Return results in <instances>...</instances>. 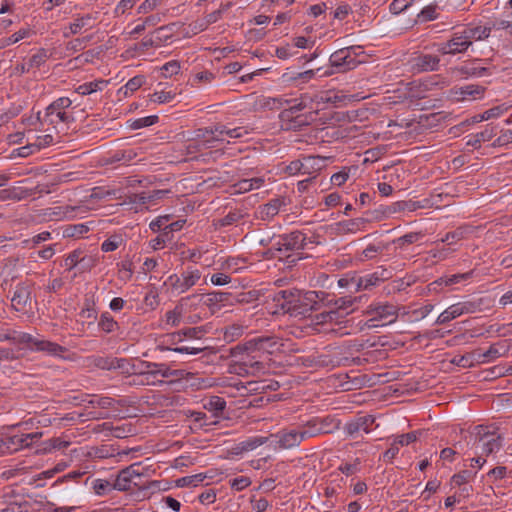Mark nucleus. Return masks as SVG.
I'll list each match as a JSON object with an SVG mask.
<instances>
[{
  "label": "nucleus",
  "instance_id": "obj_58",
  "mask_svg": "<svg viewBox=\"0 0 512 512\" xmlns=\"http://www.w3.org/2000/svg\"><path fill=\"white\" fill-rule=\"evenodd\" d=\"M162 0H145L137 9L139 14H146L156 9Z\"/></svg>",
  "mask_w": 512,
  "mask_h": 512
},
{
  "label": "nucleus",
  "instance_id": "obj_23",
  "mask_svg": "<svg viewBox=\"0 0 512 512\" xmlns=\"http://www.w3.org/2000/svg\"><path fill=\"white\" fill-rule=\"evenodd\" d=\"M351 281L354 284L355 291L366 290L380 283L375 273L365 276H354L351 277Z\"/></svg>",
  "mask_w": 512,
  "mask_h": 512
},
{
  "label": "nucleus",
  "instance_id": "obj_14",
  "mask_svg": "<svg viewBox=\"0 0 512 512\" xmlns=\"http://www.w3.org/2000/svg\"><path fill=\"white\" fill-rule=\"evenodd\" d=\"M321 162H323V158L321 157H306L303 161L296 160L291 162L287 167L286 171L290 175H295L297 173L309 174L310 169H320Z\"/></svg>",
  "mask_w": 512,
  "mask_h": 512
},
{
  "label": "nucleus",
  "instance_id": "obj_26",
  "mask_svg": "<svg viewBox=\"0 0 512 512\" xmlns=\"http://www.w3.org/2000/svg\"><path fill=\"white\" fill-rule=\"evenodd\" d=\"M206 330L204 327H192L183 329L179 332L173 333L168 335V338L171 340V342H174L176 339L178 341L182 340V336L193 338V339H201L203 335L205 334Z\"/></svg>",
  "mask_w": 512,
  "mask_h": 512
},
{
  "label": "nucleus",
  "instance_id": "obj_32",
  "mask_svg": "<svg viewBox=\"0 0 512 512\" xmlns=\"http://www.w3.org/2000/svg\"><path fill=\"white\" fill-rule=\"evenodd\" d=\"M459 316H461V312H460L458 303H456V304L449 306L445 311H443L436 319L435 324H437V325L446 324L449 321H451Z\"/></svg>",
  "mask_w": 512,
  "mask_h": 512
},
{
  "label": "nucleus",
  "instance_id": "obj_46",
  "mask_svg": "<svg viewBox=\"0 0 512 512\" xmlns=\"http://www.w3.org/2000/svg\"><path fill=\"white\" fill-rule=\"evenodd\" d=\"M20 336H26V333L0 330V341H11L14 344L24 345V342L18 340Z\"/></svg>",
  "mask_w": 512,
  "mask_h": 512
},
{
  "label": "nucleus",
  "instance_id": "obj_57",
  "mask_svg": "<svg viewBox=\"0 0 512 512\" xmlns=\"http://www.w3.org/2000/svg\"><path fill=\"white\" fill-rule=\"evenodd\" d=\"M115 400L110 397H100L97 399H92L89 401V404L93 407H100L102 409H108L113 407Z\"/></svg>",
  "mask_w": 512,
  "mask_h": 512
},
{
  "label": "nucleus",
  "instance_id": "obj_39",
  "mask_svg": "<svg viewBox=\"0 0 512 512\" xmlns=\"http://www.w3.org/2000/svg\"><path fill=\"white\" fill-rule=\"evenodd\" d=\"M136 157V153L129 149V150H121L116 151L108 158V163H116V162H130Z\"/></svg>",
  "mask_w": 512,
  "mask_h": 512
},
{
  "label": "nucleus",
  "instance_id": "obj_10",
  "mask_svg": "<svg viewBox=\"0 0 512 512\" xmlns=\"http://www.w3.org/2000/svg\"><path fill=\"white\" fill-rule=\"evenodd\" d=\"M306 237L299 231H294L286 235L279 236L273 243L277 251H294L304 249Z\"/></svg>",
  "mask_w": 512,
  "mask_h": 512
},
{
  "label": "nucleus",
  "instance_id": "obj_48",
  "mask_svg": "<svg viewBox=\"0 0 512 512\" xmlns=\"http://www.w3.org/2000/svg\"><path fill=\"white\" fill-rule=\"evenodd\" d=\"M91 363L100 369L111 370L115 366V360L109 357H93Z\"/></svg>",
  "mask_w": 512,
  "mask_h": 512
},
{
  "label": "nucleus",
  "instance_id": "obj_25",
  "mask_svg": "<svg viewBox=\"0 0 512 512\" xmlns=\"http://www.w3.org/2000/svg\"><path fill=\"white\" fill-rule=\"evenodd\" d=\"M506 350L504 349L503 345L500 344H494L489 347L488 350H486L483 353L478 352L477 353V360L481 363H487L493 360H496L497 358L504 355Z\"/></svg>",
  "mask_w": 512,
  "mask_h": 512
},
{
  "label": "nucleus",
  "instance_id": "obj_62",
  "mask_svg": "<svg viewBox=\"0 0 512 512\" xmlns=\"http://www.w3.org/2000/svg\"><path fill=\"white\" fill-rule=\"evenodd\" d=\"M81 254L82 252L77 250L70 253L65 259V266H67L70 270L73 269L78 264V262L82 260Z\"/></svg>",
  "mask_w": 512,
  "mask_h": 512
},
{
  "label": "nucleus",
  "instance_id": "obj_54",
  "mask_svg": "<svg viewBox=\"0 0 512 512\" xmlns=\"http://www.w3.org/2000/svg\"><path fill=\"white\" fill-rule=\"evenodd\" d=\"M180 70V63L176 60L169 61L161 67V71L164 77H171L176 75Z\"/></svg>",
  "mask_w": 512,
  "mask_h": 512
},
{
  "label": "nucleus",
  "instance_id": "obj_15",
  "mask_svg": "<svg viewBox=\"0 0 512 512\" xmlns=\"http://www.w3.org/2000/svg\"><path fill=\"white\" fill-rule=\"evenodd\" d=\"M374 422L375 418L371 415L359 416L346 423L345 431L349 436H354L361 431L369 433L372 430Z\"/></svg>",
  "mask_w": 512,
  "mask_h": 512
},
{
  "label": "nucleus",
  "instance_id": "obj_34",
  "mask_svg": "<svg viewBox=\"0 0 512 512\" xmlns=\"http://www.w3.org/2000/svg\"><path fill=\"white\" fill-rule=\"evenodd\" d=\"M282 205V201L280 199H274L269 203L265 204L260 211L261 218L263 220H268L274 217L278 212Z\"/></svg>",
  "mask_w": 512,
  "mask_h": 512
},
{
  "label": "nucleus",
  "instance_id": "obj_12",
  "mask_svg": "<svg viewBox=\"0 0 512 512\" xmlns=\"http://www.w3.org/2000/svg\"><path fill=\"white\" fill-rule=\"evenodd\" d=\"M469 47L470 42L464 38V34L461 32L454 33L450 40L440 43L437 51L442 55H455L465 52Z\"/></svg>",
  "mask_w": 512,
  "mask_h": 512
},
{
  "label": "nucleus",
  "instance_id": "obj_19",
  "mask_svg": "<svg viewBox=\"0 0 512 512\" xmlns=\"http://www.w3.org/2000/svg\"><path fill=\"white\" fill-rule=\"evenodd\" d=\"M317 114L316 111L305 115L292 116L291 119H281L282 127L287 130H300L302 127L309 125Z\"/></svg>",
  "mask_w": 512,
  "mask_h": 512
},
{
  "label": "nucleus",
  "instance_id": "obj_49",
  "mask_svg": "<svg viewBox=\"0 0 512 512\" xmlns=\"http://www.w3.org/2000/svg\"><path fill=\"white\" fill-rule=\"evenodd\" d=\"M142 365H145L146 368H155L156 372H158V375H161L164 378H169L174 376L173 370H171L168 366L165 364H157L152 362H144Z\"/></svg>",
  "mask_w": 512,
  "mask_h": 512
},
{
  "label": "nucleus",
  "instance_id": "obj_3",
  "mask_svg": "<svg viewBox=\"0 0 512 512\" xmlns=\"http://www.w3.org/2000/svg\"><path fill=\"white\" fill-rule=\"evenodd\" d=\"M472 442V446L479 450L481 455L489 456L497 452L502 447V437L495 431H490L487 426L478 425L470 434L468 444Z\"/></svg>",
  "mask_w": 512,
  "mask_h": 512
},
{
  "label": "nucleus",
  "instance_id": "obj_44",
  "mask_svg": "<svg viewBox=\"0 0 512 512\" xmlns=\"http://www.w3.org/2000/svg\"><path fill=\"white\" fill-rule=\"evenodd\" d=\"M113 484L108 480L96 479L93 481V490L97 495H104L107 492L114 490Z\"/></svg>",
  "mask_w": 512,
  "mask_h": 512
},
{
  "label": "nucleus",
  "instance_id": "obj_2",
  "mask_svg": "<svg viewBox=\"0 0 512 512\" xmlns=\"http://www.w3.org/2000/svg\"><path fill=\"white\" fill-rule=\"evenodd\" d=\"M72 108V100L68 97H60L53 101L47 108L44 117L37 113L36 121L47 123L49 125H58L59 123L71 124L75 121Z\"/></svg>",
  "mask_w": 512,
  "mask_h": 512
},
{
  "label": "nucleus",
  "instance_id": "obj_31",
  "mask_svg": "<svg viewBox=\"0 0 512 512\" xmlns=\"http://www.w3.org/2000/svg\"><path fill=\"white\" fill-rule=\"evenodd\" d=\"M270 437L254 436L239 443L238 448L241 452H248L268 442Z\"/></svg>",
  "mask_w": 512,
  "mask_h": 512
},
{
  "label": "nucleus",
  "instance_id": "obj_29",
  "mask_svg": "<svg viewBox=\"0 0 512 512\" xmlns=\"http://www.w3.org/2000/svg\"><path fill=\"white\" fill-rule=\"evenodd\" d=\"M108 81L106 80H95L88 83H84L76 88V92L80 95H90L94 92L101 91Z\"/></svg>",
  "mask_w": 512,
  "mask_h": 512
},
{
  "label": "nucleus",
  "instance_id": "obj_24",
  "mask_svg": "<svg viewBox=\"0 0 512 512\" xmlns=\"http://www.w3.org/2000/svg\"><path fill=\"white\" fill-rule=\"evenodd\" d=\"M226 128H227V126H225V125L217 124L210 128L199 129L197 131L196 138L197 139L206 138L207 136L211 135L212 138L209 140L211 141V145H213V142H215V141H222L220 136L225 135Z\"/></svg>",
  "mask_w": 512,
  "mask_h": 512
},
{
  "label": "nucleus",
  "instance_id": "obj_22",
  "mask_svg": "<svg viewBox=\"0 0 512 512\" xmlns=\"http://www.w3.org/2000/svg\"><path fill=\"white\" fill-rule=\"evenodd\" d=\"M484 88L479 85H467L456 89L453 93L457 100L475 99L482 95Z\"/></svg>",
  "mask_w": 512,
  "mask_h": 512
},
{
  "label": "nucleus",
  "instance_id": "obj_11",
  "mask_svg": "<svg viewBox=\"0 0 512 512\" xmlns=\"http://www.w3.org/2000/svg\"><path fill=\"white\" fill-rule=\"evenodd\" d=\"M270 437L276 438V448L283 450L295 448L303 441V435H301L298 427L282 429L275 434H271Z\"/></svg>",
  "mask_w": 512,
  "mask_h": 512
},
{
  "label": "nucleus",
  "instance_id": "obj_56",
  "mask_svg": "<svg viewBox=\"0 0 512 512\" xmlns=\"http://www.w3.org/2000/svg\"><path fill=\"white\" fill-rule=\"evenodd\" d=\"M474 475L475 474H473L469 470H463V471H460L458 474H455L451 480H452V483H454L457 486H460L462 484L469 482Z\"/></svg>",
  "mask_w": 512,
  "mask_h": 512
},
{
  "label": "nucleus",
  "instance_id": "obj_52",
  "mask_svg": "<svg viewBox=\"0 0 512 512\" xmlns=\"http://www.w3.org/2000/svg\"><path fill=\"white\" fill-rule=\"evenodd\" d=\"M242 333L243 327L237 324H233L225 329L224 338L226 341L231 342L240 337Z\"/></svg>",
  "mask_w": 512,
  "mask_h": 512
},
{
  "label": "nucleus",
  "instance_id": "obj_63",
  "mask_svg": "<svg viewBox=\"0 0 512 512\" xmlns=\"http://www.w3.org/2000/svg\"><path fill=\"white\" fill-rule=\"evenodd\" d=\"M169 221V216H159L155 220H153L149 227L153 232H158L160 230L163 231V228L165 225H167V222Z\"/></svg>",
  "mask_w": 512,
  "mask_h": 512
},
{
  "label": "nucleus",
  "instance_id": "obj_28",
  "mask_svg": "<svg viewBox=\"0 0 512 512\" xmlns=\"http://www.w3.org/2000/svg\"><path fill=\"white\" fill-rule=\"evenodd\" d=\"M464 34V38L470 42V46L472 45L473 40H482L489 36L490 29L486 27H472V28H466L462 31Z\"/></svg>",
  "mask_w": 512,
  "mask_h": 512
},
{
  "label": "nucleus",
  "instance_id": "obj_42",
  "mask_svg": "<svg viewBox=\"0 0 512 512\" xmlns=\"http://www.w3.org/2000/svg\"><path fill=\"white\" fill-rule=\"evenodd\" d=\"M472 272L462 273V274H454L451 276L441 277L435 283H439L440 285L444 284L446 286L453 285L459 283L462 280H466L471 277Z\"/></svg>",
  "mask_w": 512,
  "mask_h": 512
},
{
  "label": "nucleus",
  "instance_id": "obj_47",
  "mask_svg": "<svg viewBox=\"0 0 512 512\" xmlns=\"http://www.w3.org/2000/svg\"><path fill=\"white\" fill-rule=\"evenodd\" d=\"M466 229L457 228L456 230L449 232L446 234L444 238L441 239V242H445L449 245L456 243L457 241L463 239L465 237Z\"/></svg>",
  "mask_w": 512,
  "mask_h": 512
},
{
  "label": "nucleus",
  "instance_id": "obj_55",
  "mask_svg": "<svg viewBox=\"0 0 512 512\" xmlns=\"http://www.w3.org/2000/svg\"><path fill=\"white\" fill-rule=\"evenodd\" d=\"M157 121H158V116H156V115L147 116V117L136 119L132 123L131 127L133 129H140L143 127L151 126V125L155 124Z\"/></svg>",
  "mask_w": 512,
  "mask_h": 512
},
{
  "label": "nucleus",
  "instance_id": "obj_51",
  "mask_svg": "<svg viewBox=\"0 0 512 512\" xmlns=\"http://www.w3.org/2000/svg\"><path fill=\"white\" fill-rule=\"evenodd\" d=\"M421 238V234L418 232H411L404 236L397 238L394 242L400 247L403 248L405 245H409L415 243Z\"/></svg>",
  "mask_w": 512,
  "mask_h": 512
},
{
  "label": "nucleus",
  "instance_id": "obj_45",
  "mask_svg": "<svg viewBox=\"0 0 512 512\" xmlns=\"http://www.w3.org/2000/svg\"><path fill=\"white\" fill-rule=\"evenodd\" d=\"M91 19L92 17L90 14L76 18L69 26L70 34L75 35L79 33L83 27L88 25Z\"/></svg>",
  "mask_w": 512,
  "mask_h": 512
},
{
  "label": "nucleus",
  "instance_id": "obj_40",
  "mask_svg": "<svg viewBox=\"0 0 512 512\" xmlns=\"http://www.w3.org/2000/svg\"><path fill=\"white\" fill-rule=\"evenodd\" d=\"M307 99V97H303L298 103L291 105L288 109H284L280 114V118L291 119L292 116H295V113L304 110L307 107Z\"/></svg>",
  "mask_w": 512,
  "mask_h": 512
},
{
  "label": "nucleus",
  "instance_id": "obj_30",
  "mask_svg": "<svg viewBox=\"0 0 512 512\" xmlns=\"http://www.w3.org/2000/svg\"><path fill=\"white\" fill-rule=\"evenodd\" d=\"M5 439L6 452L17 451L20 448L29 447L30 442H26L24 435L7 436Z\"/></svg>",
  "mask_w": 512,
  "mask_h": 512
},
{
  "label": "nucleus",
  "instance_id": "obj_53",
  "mask_svg": "<svg viewBox=\"0 0 512 512\" xmlns=\"http://www.w3.org/2000/svg\"><path fill=\"white\" fill-rule=\"evenodd\" d=\"M76 207L73 206H65V207H56L50 209L51 212L48 214L49 216H55L58 218H67L73 215Z\"/></svg>",
  "mask_w": 512,
  "mask_h": 512
},
{
  "label": "nucleus",
  "instance_id": "obj_20",
  "mask_svg": "<svg viewBox=\"0 0 512 512\" xmlns=\"http://www.w3.org/2000/svg\"><path fill=\"white\" fill-rule=\"evenodd\" d=\"M361 299L362 297H340L334 301H328V303L346 317L354 311V304Z\"/></svg>",
  "mask_w": 512,
  "mask_h": 512
},
{
  "label": "nucleus",
  "instance_id": "obj_1",
  "mask_svg": "<svg viewBox=\"0 0 512 512\" xmlns=\"http://www.w3.org/2000/svg\"><path fill=\"white\" fill-rule=\"evenodd\" d=\"M325 292L300 290H281L274 294L273 302L283 313L293 317H306L312 311L321 309Z\"/></svg>",
  "mask_w": 512,
  "mask_h": 512
},
{
  "label": "nucleus",
  "instance_id": "obj_36",
  "mask_svg": "<svg viewBox=\"0 0 512 512\" xmlns=\"http://www.w3.org/2000/svg\"><path fill=\"white\" fill-rule=\"evenodd\" d=\"M145 83L144 76H135L131 78L122 88H120L119 92H123L124 96H128L129 93H133L138 90Z\"/></svg>",
  "mask_w": 512,
  "mask_h": 512
},
{
  "label": "nucleus",
  "instance_id": "obj_7",
  "mask_svg": "<svg viewBox=\"0 0 512 512\" xmlns=\"http://www.w3.org/2000/svg\"><path fill=\"white\" fill-rule=\"evenodd\" d=\"M200 278L201 273L199 270H188L181 275H170L165 284L169 286L172 293L180 295L193 287L200 280Z\"/></svg>",
  "mask_w": 512,
  "mask_h": 512
},
{
  "label": "nucleus",
  "instance_id": "obj_43",
  "mask_svg": "<svg viewBox=\"0 0 512 512\" xmlns=\"http://www.w3.org/2000/svg\"><path fill=\"white\" fill-rule=\"evenodd\" d=\"M422 434L423 430H416L406 434H402L398 436L394 441L397 442L398 445H408L410 443L415 442Z\"/></svg>",
  "mask_w": 512,
  "mask_h": 512
},
{
  "label": "nucleus",
  "instance_id": "obj_16",
  "mask_svg": "<svg viewBox=\"0 0 512 512\" xmlns=\"http://www.w3.org/2000/svg\"><path fill=\"white\" fill-rule=\"evenodd\" d=\"M277 345V339L273 336L255 337L244 344L246 351H265L272 352V348Z\"/></svg>",
  "mask_w": 512,
  "mask_h": 512
},
{
  "label": "nucleus",
  "instance_id": "obj_4",
  "mask_svg": "<svg viewBox=\"0 0 512 512\" xmlns=\"http://www.w3.org/2000/svg\"><path fill=\"white\" fill-rule=\"evenodd\" d=\"M146 475L147 468H145L140 462L133 463L118 473L113 484V488L119 491H127L132 487H141L144 483L135 481V478H143Z\"/></svg>",
  "mask_w": 512,
  "mask_h": 512
},
{
  "label": "nucleus",
  "instance_id": "obj_17",
  "mask_svg": "<svg viewBox=\"0 0 512 512\" xmlns=\"http://www.w3.org/2000/svg\"><path fill=\"white\" fill-rule=\"evenodd\" d=\"M324 422L325 420H311L299 426L298 428L300 430V433L301 435H303V441L307 438H311L319 434L331 433L332 429L324 428Z\"/></svg>",
  "mask_w": 512,
  "mask_h": 512
},
{
  "label": "nucleus",
  "instance_id": "obj_5",
  "mask_svg": "<svg viewBox=\"0 0 512 512\" xmlns=\"http://www.w3.org/2000/svg\"><path fill=\"white\" fill-rule=\"evenodd\" d=\"M355 47H346L339 49L331 54L329 62L331 67L335 68V72H345L357 67L360 63L356 60ZM334 70L326 71L324 75H332Z\"/></svg>",
  "mask_w": 512,
  "mask_h": 512
},
{
  "label": "nucleus",
  "instance_id": "obj_6",
  "mask_svg": "<svg viewBox=\"0 0 512 512\" xmlns=\"http://www.w3.org/2000/svg\"><path fill=\"white\" fill-rule=\"evenodd\" d=\"M18 340L24 342V345L34 351L44 352L50 356L62 357L67 349L55 342H51L41 337H35L26 333V336H20Z\"/></svg>",
  "mask_w": 512,
  "mask_h": 512
},
{
  "label": "nucleus",
  "instance_id": "obj_9",
  "mask_svg": "<svg viewBox=\"0 0 512 512\" xmlns=\"http://www.w3.org/2000/svg\"><path fill=\"white\" fill-rule=\"evenodd\" d=\"M244 301V295L235 296L227 292H212L204 296L203 303L209 308L212 314L219 312L227 305H234Z\"/></svg>",
  "mask_w": 512,
  "mask_h": 512
},
{
  "label": "nucleus",
  "instance_id": "obj_50",
  "mask_svg": "<svg viewBox=\"0 0 512 512\" xmlns=\"http://www.w3.org/2000/svg\"><path fill=\"white\" fill-rule=\"evenodd\" d=\"M175 97V94L170 91H160L155 92L150 96V101L158 104L168 103L172 101Z\"/></svg>",
  "mask_w": 512,
  "mask_h": 512
},
{
  "label": "nucleus",
  "instance_id": "obj_21",
  "mask_svg": "<svg viewBox=\"0 0 512 512\" xmlns=\"http://www.w3.org/2000/svg\"><path fill=\"white\" fill-rule=\"evenodd\" d=\"M439 63V57L431 54H422L415 59L417 68L425 72L438 70Z\"/></svg>",
  "mask_w": 512,
  "mask_h": 512
},
{
  "label": "nucleus",
  "instance_id": "obj_38",
  "mask_svg": "<svg viewBox=\"0 0 512 512\" xmlns=\"http://www.w3.org/2000/svg\"><path fill=\"white\" fill-rule=\"evenodd\" d=\"M206 475L199 473L191 476L181 477L176 480L177 487H188V486H197L200 482L204 481Z\"/></svg>",
  "mask_w": 512,
  "mask_h": 512
},
{
  "label": "nucleus",
  "instance_id": "obj_35",
  "mask_svg": "<svg viewBox=\"0 0 512 512\" xmlns=\"http://www.w3.org/2000/svg\"><path fill=\"white\" fill-rule=\"evenodd\" d=\"M98 325L106 333L114 332L118 328V323L108 312L102 313Z\"/></svg>",
  "mask_w": 512,
  "mask_h": 512
},
{
  "label": "nucleus",
  "instance_id": "obj_64",
  "mask_svg": "<svg viewBox=\"0 0 512 512\" xmlns=\"http://www.w3.org/2000/svg\"><path fill=\"white\" fill-rule=\"evenodd\" d=\"M53 142V136L50 134L37 136L33 145L36 150L49 146Z\"/></svg>",
  "mask_w": 512,
  "mask_h": 512
},
{
  "label": "nucleus",
  "instance_id": "obj_13",
  "mask_svg": "<svg viewBox=\"0 0 512 512\" xmlns=\"http://www.w3.org/2000/svg\"><path fill=\"white\" fill-rule=\"evenodd\" d=\"M11 306L15 311L26 312L31 307V287L18 284L11 297Z\"/></svg>",
  "mask_w": 512,
  "mask_h": 512
},
{
  "label": "nucleus",
  "instance_id": "obj_60",
  "mask_svg": "<svg viewBox=\"0 0 512 512\" xmlns=\"http://www.w3.org/2000/svg\"><path fill=\"white\" fill-rule=\"evenodd\" d=\"M458 305H459L461 315L472 314V313H475L476 311H478V309H479V304H477L476 302H473V301L459 302Z\"/></svg>",
  "mask_w": 512,
  "mask_h": 512
},
{
  "label": "nucleus",
  "instance_id": "obj_37",
  "mask_svg": "<svg viewBox=\"0 0 512 512\" xmlns=\"http://www.w3.org/2000/svg\"><path fill=\"white\" fill-rule=\"evenodd\" d=\"M458 70L463 75L478 77H481L488 72V68L477 66L475 63L465 64L461 66Z\"/></svg>",
  "mask_w": 512,
  "mask_h": 512
},
{
  "label": "nucleus",
  "instance_id": "obj_33",
  "mask_svg": "<svg viewBox=\"0 0 512 512\" xmlns=\"http://www.w3.org/2000/svg\"><path fill=\"white\" fill-rule=\"evenodd\" d=\"M226 407V401L219 396H212L204 404V408L218 416Z\"/></svg>",
  "mask_w": 512,
  "mask_h": 512
},
{
  "label": "nucleus",
  "instance_id": "obj_8",
  "mask_svg": "<svg viewBox=\"0 0 512 512\" xmlns=\"http://www.w3.org/2000/svg\"><path fill=\"white\" fill-rule=\"evenodd\" d=\"M365 315H370L372 318L366 323L367 327L371 328L374 325L371 322L383 321L385 324H390L396 321L398 317V309L396 306L385 303L371 304L364 311Z\"/></svg>",
  "mask_w": 512,
  "mask_h": 512
},
{
  "label": "nucleus",
  "instance_id": "obj_18",
  "mask_svg": "<svg viewBox=\"0 0 512 512\" xmlns=\"http://www.w3.org/2000/svg\"><path fill=\"white\" fill-rule=\"evenodd\" d=\"M367 223L368 220L365 218H355L351 220L340 221L335 224V231L338 235L356 233L357 231H360Z\"/></svg>",
  "mask_w": 512,
  "mask_h": 512
},
{
  "label": "nucleus",
  "instance_id": "obj_41",
  "mask_svg": "<svg viewBox=\"0 0 512 512\" xmlns=\"http://www.w3.org/2000/svg\"><path fill=\"white\" fill-rule=\"evenodd\" d=\"M31 30L29 28H23L12 34L10 37L3 40L2 47L9 46L19 42L20 40L30 36Z\"/></svg>",
  "mask_w": 512,
  "mask_h": 512
},
{
  "label": "nucleus",
  "instance_id": "obj_59",
  "mask_svg": "<svg viewBox=\"0 0 512 512\" xmlns=\"http://www.w3.org/2000/svg\"><path fill=\"white\" fill-rule=\"evenodd\" d=\"M242 217H243V215L241 214L240 211H231L225 217H223L219 221V223H220V226L232 225L233 223L239 221Z\"/></svg>",
  "mask_w": 512,
  "mask_h": 512
},
{
  "label": "nucleus",
  "instance_id": "obj_27",
  "mask_svg": "<svg viewBox=\"0 0 512 512\" xmlns=\"http://www.w3.org/2000/svg\"><path fill=\"white\" fill-rule=\"evenodd\" d=\"M496 135L495 128L492 126H486L485 130L476 133L468 141L467 145L475 148L480 147L481 142L490 141Z\"/></svg>",
  "mask_w": 512,
  "mask_h": 512
},
{
  "label": "nucleus",
  "instance_id": "obj_61",
  "mask_svg": "<svg viewBox=\"0 0 512 512\" xmlns=\"http://www.w3.org/2000/svg\"><path fill=\"white\" fill-rule=\"evenodd\" d=\"M251 484V480L248 477H238L231 480V487L236 491H241L247 488Z\"/></svg>",
  "mask_w": 512,
  "mask_h": 512
}]
</instances>
